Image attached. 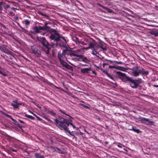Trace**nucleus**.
<instances>
[{
  "instance_id": "f257e3e1",
  "label": "nucleus",
  "mask_w": 158,
  "mask_h": 158,
  "mask_svg": "<svg viewBox=\"0 0 158 158\" xmlns=\"http://www.w3.org/2000/svg\"><path fill=\"white\" fill-rule=\"evenodd\" d=\"M48 23H44V25L42 27L40 26L39 27L35 26L33 28V31L32 33L34 34H37L40 32L42 33H41L43 35H44L47 33V32H50L51 35L49 36V38L51 40L54 41V42L56 43H53L51 42V43L53 45L57 44V42L60 40V38H61L60 34L57 32L56 29H51V27L48 25Z\"/></svg>"
},
{
  "instance_id": "f03ea898",
  "label": "nucleus",
  "mask_w": 158,
  "mask_h": 158,
  "mask_svg": "<svg viewBox=\"0 0 158 158\" xmlns=\"http://www.w3.org/2000/svg\"><path fill=\"white\" fill-rule=\"evenodd\" d=\"M116 73L117 77L123 81L125 83L129 82L131 87L132 88L136 89L138 86H140L138 85L135 80H133L132 78L127 76L125 74L119 71H117Z\"/></svg>"
},
{
  "instance_id": "7ed1b4c3",
  "label": "nucleus",
  "mask_w": 158,
  "mask_h": 158,
  "mask_svg": "<svg viewBox=\"0 0 158 158\" xmlns=\"http://www.w3.org/2000/svg\"><path fill=\"white\" fill-rule=\"evenodd\" d=\"M58 118H55V124L58 127L62 128L64 130H66L69 126V119L63 118L62 116L58 115Z\"/></svg>"
},
{
  "instance_id": "20e7f679",
  "label": "nucleus",
  "mask_w": 158,
  "mask_h": 158,
  "mask_svg": "<svg viewBox=\"0 0 158 158\" xmlns=\"http://www.w3.org/2000/svg\"><path fill=\"white\" fill-rule=\"evenodd\" d=\"M37 39L43 45L41 49L45 52L46 54H49V50L52 47V45L50 44L44 37H39L37 38Z\"/></svg>"
},
{
  "instance_id": "39448f33",
  "label": "nucleus",
  "mask_w": 158,
  "mask_h": 158,
  "mask_svg": "<svg viewBox=\"0 0 158 158\" xmlns=\"http://www.w3.org/2000/svg\"><path fill=\"white\" fill-rule=\"evenodd\" d=\"M59 46L60 47H63L65 48H66L65 49L63 50L62 51V53H61L60 52H59L58 53V54H59V56L62 57V58L64 59V58H66V55H69L71 56H78L77 54H75L74 52V51L70 50L67 48L66 46L64 45L63 44H59Z\"/></svg>"
},
{
  "instance_id": "423d86ee",
  "label": "nucleus",
  "mask_w": 158,
  "mask_h": 158,
  "mask_svg": "<svg viewBox=\"0 0 158 158\" xmlns=\"http://www.w3.org/2000/svg\"><path fill=\"white\" fill-rule=\"evenodd\" d=\"M32 52L35 56L37 57H40L41 56V51L40 49V47L37 45L31 46Z\"/></svg>"
},
{
  "instance_id": "0eeeda50",
  "label": "nucleus",
  "mask_w": 158,
  "mask_h": 158,
  "mask_svg": "<svg viewBox=\"0 0 158 158\" xmlns=\"http://www.w3.org/2000/svg\"><path fill=\"white\" fill-rule=\"evenodd\" d=\"M139 121L142 123H144L148 125H152L154 123V122L151 121L148 118H140L139 120Z\"/></svg>"
},
{
  "instance_id": "6e6552de",
  "label": "nucleus",
  "mask_w": 158,
  "mask_h": 158,
  "mask_svg": "<svg viewBox=\"0 0 158 158\" xmlns=\"http://www.w3.org/2000/svg\"><path fill=\"white\" fill-rule=\"evenodd\" d=\"M139 67L136 66L133 67L132 69V71L131 73L133 76L134 77H137L139 75L140 73H139Z\"/></svg>"
},
{
  "instance_id": "1a4fd4ad",
  "label": "nucleus",
  "mask_w": 158,
  "mask_h": 158,
  "mask_svg": "<svg viewBox=\"0 0 158 158\" xmlns=\"http://www.w3.org/2000/svg\"><path fill=\"white\" fill-rule=\"evenodd\" d=\"M6 46L4 45H2V46L0 45V50L6 54L11 55V52L7 48H6Z\"/></svg>"
},
{
  "instance_id": "9d476101",
  "label": "nucleus",
  "mask_w": 158,
  "mask_h": 158,
  "mask_svg": "<svg viewBox=\"0 0 158 158\" xmlns=\"http://www.w3.org/2000/svg\"><path fill=\"white\" fill-rule=\"evenodd\" d=\"M77 56H77V57H79L82 59V60H81L80 61H82L86 63L90 61L86 57L84 56L83 55L77 54Z\"/></svg>"
},
{
  "instance_id": "9b49d317",
  "label": "nucleus",
  "mask_w": 158,
  "mask_h": 158,
  "mask_svg": "<svg viewBox=\"0 0 158 158\" xmlns=\"http://www.w3.org/2000/svg\"><path fill=\"white\" fill-rule=\"evenodd\" d=\"M91 70V67L85 68L81 69V72L83 74L88 73H89V71Z\"/></svg>"
},
{
  "instance_id": "f8f14e48",
  "label": "nucleus",
  "mask_w": 158,
  "mask_h": 158,
  "mask_svg": "<svg viewBox=\"0 0 158 158\" xmlns=\"http://www.w3.org/2000/svg\"><path fill=\"white\" fill-rule=\"evenodd\" d=\"M57 57L59 60L61 64L63 67L65 68V66H66V64H67V63L64 62L63 60L62 59V57L60 56H59V54H58Z\"/></svg>"
},
{
  "instance_id": "ddd939ff",
  "label": "nucleus",
  "mask_w": 158,
  "mask_h": 158,
  "mask_svg": "<svg viewBox=\"0 0 158 158\" xmlns=\"http://www.w3.org/2000/svg\"><path fill=\"white\" fill-rule=\"evenodd\" d=\"M130 127H131V128H128V130H132L134 131L137 133H141V131H140V130L139 129H137L136 128V127L135 126H133L132 125H129Z\"/></svg>"
},
{
  "instance_id": "4468645a",
  "label": "nucleus",
  "mask_w": 158,
  "mask_h": 158,
  "mask_svg": "<svg viewBox=\"0 0 158 158\" xmlns=\"http://www.w3.org/2000/svg\"><path fill=\"white\" fill-rule=\"evenodd\" d=\"M139 73L143 75H147L148 74L149 72L148 71H145L144 69L142 68L141 70L139 69Z\"/></svg>"
},
{
  "instance_id": "2eb2a0df",
  "label": "nucleus",
  "mask_w": 158,
  "mask_h": 158,
  "mask_svg": "<svg viewBox=\"0 0 158 158\" xmlns=\"http://www.w3.org/2000/svg\"><path fill=\"white\" fill-rule=\"evenodd\" d=\"M95 45V44L94 43H89V47L86 48L85 49H87L89 48H92V49H95L94 48V46Z\"/></svg>"
},
{
  "instance_id": "dca6fc26",
  "label": "nucleus",
  "mask_w": 158,
  "mask_h": 158,
  "mask_svg": "<svg viewBox=\"0 0 158 158\" xmlns=\"http://www.w3.org/2000/svg\"><path fill=\"white\" fill-rule=\"evenodd\" d=\"M59 111L60 112L62 113V114H63L68 116L70 118V119H71L72 120V121H73V120L74 119V118H73L71 117V116H70L68 114H66V113H65V112L63 111L62 110H61L60 109L59 110Z\"/></svg>"
},
{
  "instance_id": "f3484780",
  "label": "nucleus",
  "mask_w": 158,
  "mask_h": 158,
  "mask_svg": "<svg viewBox=\"0 0 158 158\" xmlns=\"http://www.w3.org/2000/svg\"><path fill=\"white\" fill-rule=\"evenodd\" d=\"M103 8L106 10L109 13H111L113 12V10H112L106 7L103 6Z\"/></svg>"
},
{
  "instance_id": "a211bd4d",
  "label": "nucleus",
  "mask_w": 158,
  "mask_h": 158,
  "mask_svg": "<svg viewBox=\"0 0 158 158\" xmlns=\"http://www.w3.org/2000/svg\"><path fill=\"white\" fill-rule=\"evenodd\" d=\"M38 14L42 16H44L47 19H49V16L47 15L46 14H44L41 11H39L38 12Z\"/></svg>"
},
{
  "instance_id": "6ab92c4d",
  "label": "nucleus",
  "mask_w": 158,
  "mask_h": 158,
  "mask_svg": "<svg viewBox=\"0 0 158 158\" xmlns=\"http://www.w3.org/2000/svg\"><path fill=\"white\" fill-rule=\"evenodd\" d=\"M150 33L151 35H154L155 36H158V32L156 31H150Z\"/></svg>"
},
{
  "instance_id": "aec40b11",
  "label": "nucleus",
  "mask_w": 158,
  "mask_h": 158,
  "mask_svg": "<svg viewBox=\"0 0 158 158\" xmlns=\"http://www.w3.org/2000/svg\"><path fill=\"white\" fill-rule=\"evenodd\" d=\"M65 68L66 69L71 70L72 71H73V68L72 66L70 65L69 64H68L67 63L66 64V66H65Z\"/></svg>"
},
{
  "instance_id": "412c9836",
  "label": "nucleus",
  "mask_w": 158,
  "mask_h": 158,
  "mask_svg": "<svg viewBox=\"0 0 158 158\" xmlns=\"http://www.w3.org/2000/svg\"><path fill=\"white\" fill-rule=\"evenodd\" d=\"M93 50L94 51L93 52L92 51L91 53L93 55H95L96 56H97L99 57L97 55V54L99 55V53L98 52H97L95 49H93Z\"/></svg>"
},
{
  "instance_id": "4be33fe9",
  "label": "nucleus",
  "mask_w": 158,
  "mask_h": 158,
  "mask_svg": "<svg viewBox=\"0 0 158 158\" xmlns=\"http://www.w3.org/2000/svg\"><path fill=\"white\" fill-rule=\"evenodd\" d=\"M114 69H117L118 70H123V69H124L125 68L124 67H122L121 66H119L117 65L114 66Z\"/></svg>"
},
{
  "instance_id": "5701e85b",
  "label": "nucleus",
  "mask_w": 158,
  "mask_h": 158,
  "mask_svg": "<svg viewBox=\"0 0 158 158\" xmlns=\"http://www.w3.org/2000/svg\"><path fill=\"white\" fill-rule=\"evenodd\" d=\"M135 80L139 85L142 82L141 79L140 78H138L137 79H135Z\"/></svg>"
},
{
  "instance_id": "b1692460",
  "label": "nucleus",
  "mask_w": 158,
  "mask_h": 158,
  "mask_svg": "<svg viewBox=\"0 0 158 158\" xmlns=\"http://www.w3.org/2000/svg\"><path fill=\"white\" fill-rule=\"evenodd\" d=\"M11 105L13 107L14 109H18L19 108V106L17 104L11 103Z\"/></svg>"
},
{
  "instance_id": "393cba45",
  "label": "nucleus",
  "mask_w": 158,
  "mask_h": 158,
  "mask_svg": "<svg viewBox=\"0 0 158 158\" xmlns=\"http://www.w3.org/2000/svg\"><path fill=\"white\" fill-rule=\"evenodd\" d=\"M42 156L40 153H36L35 154V156L36 158H40Z\"/></svg>"
},
{
  "instance_id": "a878e982",
  "label": "nucleus",
  "mask_w": 158,
  "mask_h": 158,
  "mask_svg": "<svg viewBox=\"0 0 158 158\" xmlns=\"http://www.w3.org/2000/svg\"><path fill=\"white\" fill-rule=\"evenodd\" d=\"M70 124L74 128H76L75 125H74L72 123V121L71 119H69V125Z\"/></svg>"
},
{
  "instance_id": "bb28decb",
  "label": "nucleus",
  "mask_w": 158,
  "mask_h": 158,
  "mask_svg": "<svg viewBox=\"0 0 158 158\" xmlns=\"http://www.w3.org/2000/svg\"><path fill=\"white\" fill-rule=\"evenodd\" d=\"M65 131L67 132L70 135L73 136L75 138H77L74 135L71 133V132L69 130V128H68L66 130H64Z\"/></svg>"
},
{
  "instance_id": "cd10ccee",
  "label": "nucleus",
  "mask_w": 158,
  "mask_h": 158,
  "mask_svg": "<svg viewBox=\"0 0 158 158\" xmlns=\"http://www.w3.org/2000/svg\"><path fill=\"white\" fill-rule=\"evenodd\" d=\"M25 117L28 118H29L31 119H34V117H33L32 116L28 115L27 114H26L25 115Z\"/></svg>"
},
{
  "instance_id": "c85d7f7f",
  "label": "nucleus",
  "mask_w": 158,
  "mask_h": 158,
  "mask_svg": "<svg viewBox=\"0 0 158 158\" xmlns=\"http://www.w3.org/2000/svg\"><path fill=\"white\" fill-rule=\"evenodd\" d=\"M3 114L4 115L6 116V117L9 118L11 119L12 118H13L11 116V115H10L8 114H6V113H5L3 112Z\"/></svg>"
},
{
  "instance_id": "c756f323",
  "label": "nucleus",
  "mask_w": 158,
  "mask_h": 158,
  "mask_svg": "<svg viewBox=\"0 0 158 158\" xmlns=\"http://www.w3.org/2000/svg\"><path fill=\"white\" fill-rule=\"evenodd\" d=\"M49 114H50L51 115L55 116L56 115V113L53 112L52 111H50V112H49Z\"/></svg>"
},
{
  "instance_id": "7c9ffc66",
  "label": "nucleus",
  "mask_w": 158,
  "mask_h": 158,
  "mask_svg": "<svg viewBox=\"0 0 158 158\" xmlns=\"http://www.w3.org/2000/svg\"><path fill=\"white\" fill-rule=\"evenodd\" d=\"M24 23L26 25H29L30 24V21L27 19L25 20L24 21Z\"/></svg>"
},
{
  "instance_id": "2f4dec72",
  "label": "nucleus",
  "mask_w": 158,
  "mask_h": 158,
  "mask_svg": "<svg viewBox=\"0 0 158 158\" xmlns=\"http://www.w3.org/2000/svg\"><path fill=\"white\" fill-rule=\"evenodd\" d=\"M9 8H10V6L6 4L5 3V6L4 7V9L5 10H6Z\"/></svg>"
},
{
  "instance_id": "473e14b6",
  "label": "nucleus",
  "mask_w": 158,
  "mask_h": 158,
  "mask_svg": "<svg viewBox=\"0 0 158 158\" xmlns=\"http://www.w3.org/2000/svg\"><path fill=\"white\" fill-rule=\"evenodd\" d=\"M1 69V68L0 67V69ZM0 73L1 75H3L4 76H7V75L5 73H4L3 72L1 71L0 70Z\"/></svg>"
},
{
  "instance_id": "72a5a7b5",
  "label": "nucleus",
  "mask_w": 158,
  "mask_h": 158,
  "mask_svg": "<svg viewBox=\"0 0 158 158\" xmlns=\"http://www.w3.org/2000/svg\"><path fill=\"white\" fill-rule=\"evenodd\" d=\"M80 105L83 107L85 108H86V109H89V107L88 106H87L86 105H85L84 104H81Z\"/></svg>"
},
{
  "instance_id": "f704fd0d",
  "label": "nucleus",
  "mask_w": 158,
  "mask_h": 158,
  "mask_svg": "<svg viewBox=\"0 0 158 158\" xmlns=\"http://www.w3.org/2000/svg\"><path fill=\"white\" fill-rule=\"evenodd\" d=\"M45 119L49 122H50L51 123H53V122L51 120L49 119L47 116H46V117L45 118Z\"/></svg>"
},
{
  "instance_id": "c9c22d12",
  "label": "nucleus",
  "mask_w": 158,
  "mask_h": 158,
  "mask_svg": "<svg viewBox=\"0 0 158 158\" xmlns=\"http://www.w3.org/2000/svg\"><path fill=\"white\" fill-rule=\"evenodd\" d=\"M16 125L18 127L21 129L23 131V130L22 129L23 127L20 125L19 123L17 124Z\"/></svg>"
},
{
  "instance_id": "e433bc0d",
  "label": "nucleus",
  "mask_w": 158,
  "mask_h": 158,
  "mask_svg": "<svg viewBox=\"0 0 158 158\" xmlns=\"http://www.w3.org/2000/svg\"><path fill=\"white\" fill-rule=\"evenodd\" d=\"M106 75L108 77H110L111 79L114 80L113 77L108 73Z\"/></svg>"
},
{
  "instance_id": "4c0bfd02",
  "label": "nucleus",
  "mask_w": 158,
  "mask_h": 158,
  "mask_svg": "<svg viewBox=\"0 0 158 158\" xmlns=\"http://www.w3.org/2000/svg\"><path fill=\"white\" fill-rule=\"evenodd\" d=\"M11 120L14 122L13 123L15 125H17V123H17V122L16 120L14 119L13 118L11 119Z\"/></svg>"
},
{
  "instance_id": "58836bf2",
  "label": "nucleus",
  "mask_w": 158,
  "mask_h": 158,
  "mask_svg": "<svg viewBox=\"0 0 158 158\" xmlns=\"http://www.w3.org/2000/svg\"><path fill=\"white\" fill-rule=\"evenodd\" d=\"M114 62L115 63L117 64H121L123 63L121 62H118L116 61H114Z\"/></svg>"
},
{
  "instance_id": "ea45409f",
  "label": "nucleus",
  "mask_w": 158,
  "mask_h": 158,
  "mask_svg": "<svg viewBox=\"0 0 158 158\" xmlns=\"http://www.w3.org/2000/svg\"><path fill=\"white\" fill-rule=\"evenodd\" d=\"M3 10V8L2 6V2H0V10Z\"/></svg>"
},
{
  "instance_id": "a19ab883",
  "label": "nucleus",
  "mask_w": 158,
  "mask_h": 158,
  "mask_svg": "<svg viewBox=\"0 0 158 158\" xmlns=\"http://www.w3.org/2000/svg\"><path fill=\"white\" fill-rule=\"evenodd\" d=\"M79 66H82V67H84V66H87V65L86 64H81V63H80L79 65Z\"/></svg>"
},
{
  "instance_id": "79ce46f5",
  "label": "nucleus",
  "mask_w": 158,
  "mask_h": 158,
  "mask_svg": "<svg viewBox=\"0 0 158 158\" xmlns=\"http://www.w3.org/2000/svg\"><path fill=\"white\" fill-rule=\"evenodd\" d=\"M100 47L103 50H106V47L103 48L102 46L101 45H100Z\"/></svg>"
},
{
  "instance_id": "37998d69",
  "label": "nucleus",
  "mask_w": 158,
  "mask_h": 158,
  "mask_svg": "<svg viewBox=\"0 0 158 158\" xmlns=\"http://www.w3.org/2000/svg\"><path fill=\"white\" fill-rule=\"evenodd\" d=\"M72 59L73 60H77L78 61H81V60H80L79 59L77 58H72Z\"/></svg>"
},
{
  "instance_id": "c03bdc74",
  "label": "nucleus",
  "mask_w": 158,
  "mask_h": 158,
  "mask_svg": "<svg viewBox=\"0 0 158 158\" xmlns=\"http://www.w3.org/2000/svg\"><path fill=\"white\" fill-rule=\"evenodd\" d=\"M36 118H37V119L39 121H43V120L41 118H40L39 117H38V116H37V117Z\"/></svg>"
},
{
  "instance_id": "a18cd8bd",
  "label": "nucleus",
  "mask_w": 158,
  "mask_h": 158,
  "mask_svg": "<svg viewBox=\"0 0 158 158\" xmlns=\"http://www.w3.org/2000/svg\"><path fill=\"white\" fill-rule=\"evenodd\" d=\"M13 102L15 103L16 104H17L19 103L17 100H14L13 101Z\"/></svg>"
},
{
  "instance_id": "49530a36",
  "label": "nucleus",
  "mask_w": 158,
  "mask_h": 158,
  "mask_svg": "<svg viewBox=\"0 0 158 158\" xmlns=\"http://www.w3.org/2000/svg\"><path fill=\"white\" fill-rule=\"evenodd\" d=\"M17 23L18 25V26H19V27L21 28H22V29L23 30H24V29L23 28V27H21V26L20 25V24H19V23Z\"/></svg>"
},
{
  "instance_id": "de8ad7c7",
  "label": "nucleus",
  "mask_w": 158,
  "mask_h": 158,
  "mask_svg": "<svg viewBox=\"0 0 158 158\" xmlns=\"http://www.w3.org/2000/svg\"><path fill=\"white\" fill-rule=\"evenodd\" d=\"M103 72L105 74H106L108 73L107 71L105 70H103Z\"/></svg>"
},
{
  "instance_id": "09e8293b",
  "label": "nucleus",
  "mask_w": 158,
  "mask_h": 158,
  "mask_svg": "<svg viewBox=\"0 0 158 158\" xmlns=\"http://www.w3.org/2000/svg\"><path fill=\"white\" fill-rule=\"evenodd\" d=\"M5 3L3 2H2V7H3L4 8V6H5Z\"/></svg>"
},
{
  "instance_id": "8fccbe9b",
  "label": "nucleus",
  "mask_w": 158,
  "mask_h": 158,
  "mask_svg": "<svg viewBox=\"0 0 158 158\" xmlns=\"http://www.w3.org/2000/svg\"><path fill=\"white\" fill-rule=\"evenodd\" d=\"M109 68H114V66H111V65H110L109 66Z\"/></svg>"
},
{
  "instance_id": "3c124183",
  "label": "nucleus",
  "mask_w": 158,
  "mask_h": 158,
  "mask_svg": "<svg viewBox=\"0 0 158 158\" xmlns=\"http://www.w3.org/2000/svg\"><path fill=\"white\" fill-rule=\"evenodd\" d=\"M42 116L44 118L46 116L44 113L42 114Z\"/></svg>"
},
{
  "instance_id": "603ef678",
  "label": "nucleus",
  "mask_w": 158,
  "mask_h": 158,
  "mask_svg": "<svg viewBox=\"0 0 158 158\" xmlns=\"http://www.w3.org/2000/svg\"><path fill=\"white\" fill-rule=\"evenodd\" d=\"M10 150L12 151V152H16V151L15 150H14L13 148H10Z\"/></svg>"
},
{
  "instance_id": "864d4df0",
  "label": "nucleus",
  "mask_w": 158,
  "mask_h": 158,
  "mask_svg": "<svg viewBox=\"0 0 158 158\" xmlns=\"http://www.w3.org/2000/svg\"><path fill=\"white\" fill-rule=\"evenodd\" d=\"M44 111H45V112H46V111H47V110H48V109H47L46 107H44Z\"/></svg>"
},
{
  "instance_id": "5fc2aeb1",
  "label": "nucleus",
  "mask_w": 158,
  "mask_h": 158,
  "mask_svg": "<svg viewBox=\"0 0 158 158\" xmlns=\"http://www.w3.org/2000/svg\"><path fill=\"white\" fill-rule=\"evenodd\" d=\"M19 122H20V123H25L24 122H23V121L21 120H20L19 119Z\"/></svg>"
},
{
  "instance_id": "6e6d98bb",
  "label": "nucleus",
  "mask_w": 158,
  "mask_h": 158,
  "mask_svg": "<svg viewBox=\"0 0 158 158\" xmlns=\"http://www.w3.org/2000/svg\"><path fill=\"white\" fill-rule=\"evenodd\" d=\"M102 65H103V67H105V65H108V64H106V63H103L102 64Z\"/></svg>"
},
{
  "instance_id": "4d7b16f0",
  "label": "nucleus",
  "mask_w": 158,
  "mask_h": 158,
  "mask_svg": "<svg viewBox=\"0 0 158 158\" xmlns=\"http://www.w3.org/2000/svg\"><path fill=\"white\" fill-rule=\"evenodd\" d=\"M92 73H93L95 74V75H96V73L95 71H92Z\"/></svg>"
},
{
  "instance_id": "13d9d810",
  "label": "nucleus",
  "mask_w": 158,
  "mask_h": 158,
  "mask_svg": "<svg viewBox=\"0 0 158 158\" xmlns=\"http://www.w3.org/2000/svg\"><path fill=\"white\" fill-rule=\"evenodd\" d=\"M106 60V61H109L111 63H112L114 62V61L113 62L112 60Z\"/></svg>"
},
{
  "instance_id": "bf43d9fd",
  "label": "nucleus",
  "mask_w": 158,
  "mask_h": 158,
  "mask_svg": "<svg viewBox=\"0 0 158 158\" xmlns=\"http://www.w3.org/2000/svg\"><path fill=\"white\" fill-rule=\"evenodd\" d=\"M22 104H23V103H18V105L19 106V105H22Z\"/></svg>"
},
{
  "instance_id": "052dcab7",
  "label": "nucleus",
  "mask_w": 158,
  "mask_h": 158,
  "mask_svg": "<svg viewBox=\"0 0 158 158\" xmlns=\"http://www.w3.org/2000/svg\"><path fill=\"white\" fill-rule=\"evenodd\" d=\"M61 38L63 39V40H64V41L66 43V39L64 38V37H62Z\"/></svg>"
},
{
  "instance_id": "680f3d73",
  "label": "nucleus",
  "mask_w": 158,
  "mask_h": 158,
  "mask_svg": "<svg viewBox=\"0 0 158 158\" xmlns=\"http://www.w3.org/2000/svg\"><path fill=\"white\" fill-rule=\"evenodd\" d=\"M81 44H82L83 45H85L86 44H85L84 42H83L81 43Z\"/></svg>"
},
{
  "instance_id": "e2e57ef3",
  "label": "nucleus",
  "mask_w": 158,
  "mask_h": 158,
  "mask_svg": "<svg viewBox=\"0 0 158 158\" xmlns=\"http://www.w3.org/2000/svg\"><path fill=\"white\" fill-rule=\"evenodd\" d=\"M153 86L154 87H158V85H153Z\"/></svg>"
},
{
  "instance_id": "0e129e2a",
  "label": "nucleus",
  "mask_w": 158,
  "mask_h": 158,
  "mask_svg": "<svg viewBox=\"0 0 158 158\" xmlns=\"http://www.w3.org/2000/svg\"><path fill=\"white\" fill-rule=\"evenodd\" d=\"M52 52L53 56H54V50H52Z\"/></svg>"
},
{
  "instance_id": "69168bd1",
  "label": "nucleus",
  "mask_w": 158,
  "mask_h": 158,
  "mask_svg": "<svg viewBox=\"0 0 158 158\" xmlns=\"http://www.w3.org/2000/svg\"><path fill=\"white\" fill-rule=\"evenodd\" d=\"M50 111L51 110H48V109L47 110V111H46V112H47V114H49V112H50Z\"/></svg>"
},
{
  "instance_id": "338daca9",
  "label": "nucleus",
  "mask_w": 158,
  "mask_h": 158,
  "mask_svg": "<svg viewBox=\"0 0 158 158\" xmlns=\"http://www.w3.org/2000/svg\"><path fill=\"white\" fill-rule=\"evenodd\" d=\"M18 17H16L15 18V20H18Z\"/></svg>"
},
{
  "instance_id": "774afa93",
  "label": "nucleus",
  "mask_w": 158,
  "mask_h": 158,
  "mask_svg": "<svg viewBox=\"0 0 158 158\" xmlns=\"http://www.w3.org/2000/svg\"><path fill=\"white\" fill-rule=\"evenodd\" d=\"M1 57H2V58H5V57L4 56H3V55H1Z\"/></svg>"
}]
</instances>
